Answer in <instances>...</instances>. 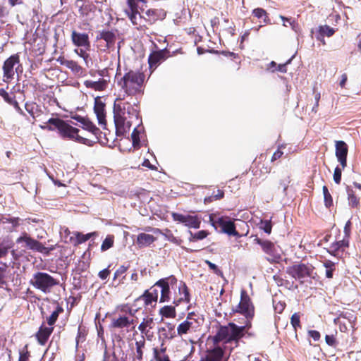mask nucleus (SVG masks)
Instances as JSON below:
<instances>
[{
    "instance_id": "obj_1",
    "label": "nucleus",
    "mask_w": 361,
    "mask_h": 361,
    "mask_svg": "<svg viewBox=\"0 0 361 361\" xmlns=\"http://www.w3.org/2000/svg\"><path fill=\"white\" fill-rule=\"evenodd\" d=\"M139 107L123 99L117 98L114 104V119L118 135H124L130 131L134 123L140 122Z\"/></svg>"
},
{
    "instance_id": "obj_2",
    "label": "nucleus",
    "mask_w": 361,
    "mask_h": 361,
    "mask_svg": "<svg viewBox=\"0 0 361 361\" xmlns=\"http://www.w3.org/2000/svg\"><path fill=\"white\" fill-rule=\"evenodd\" d=\"M244 326H238L233 322H229L227 325L219 326L216 334L213 336V342L218 344L224 342L225 344H235V348L239 346L240 341L245 336V331L252 328L253 318H245Z\"/></svg>"
},
{
    "instance_id": "obj_3",
    "label": "nucleus",
    "mask_w": 361,
    "mask_h": 361,
    "mask_svg": "<svg viewBox=\"0 0 361 361\" xmlns=\"http://www.w3.org/2000/svg\"><path fill=\"white\" fill-rule=\"evenodd\" d=\"M69 122V121H64L59 118H51L39 127L49 131L57 130L59 135L63 139L86 144L88 140L80 136L78 134L79 130L72 126Z\"/></svg>"
},
{
    "instance_id": "obj_4",
    "label": "nucleus",
    "mask_w": 361,
    "mask_h": 361,
    "mask_svg": "<svg viewBox=\"0 0 361 361\" xmlns=\"http://www.w3.org/2000/svg\"><path fill=\"white\" fill-rule=\"evenodd\" d=\"M145 80L142 72L129 70L118 81V85L128 96H136L143 94Z\"/></svg>"
},
{
    "instance_id": "obj_5",
    "label": "nucleus",
    "mask_w": 361,
    "mask_h": 361,
    "mask_svg": "<svg viewBox=\"0 0 361 361\" xmlns=\"http://www.w3.org/2000/svg\"><path fill=\"white\" fill-rule=\"evenodd\" d=\"M30 284L44 293H49L59 284V281L47 272L38 271L33 274Z\"/></svg>"
},
{
    "instance_id": "obj_6",
    "label": "nucleus",
    "mask_w": 361,
    "mask_h": 361,
    "mask_svg": "<svg viewBox=\"0 0 361 361\" xmlns=\"http://www.w3.org/2000/svg\"><path fill=\"white\" fill-rule=\"evenodd\" d=\"M209 221L216 230L221 228L224 233L236 237L240 236L236 231L234 222L228 216H220L219 213H212L209 216Z\"/></svg>"
},
{
    "instance_id": "obj_7",
    "label": "nucleus",
    "mask_w": 361,
    "mask_h": 361,
    "mask_svg": "<svg viewBox=\"0 0 361 361\" xmlns=\"http://www.w3.org/2000/svg\"><path fill=\"white\" fill-rule=\"evenodd\" d=\"M286 273L291 277L300 281L301 284L306 281L307 278L314 279V267L311 264L299 263L287 267Z\"/></svg>"
},
{
    "instance_id": "obj_8",
    "label": "nucleus",
    "mask_w": 361,
    "mask_h": 361,
    "mask_svg": "<svg viewBox=\"0 0 361 361\" xmlns=\"http://www.w3.org/2000/svg\"><path fill=\"white\" fill-rule=\"evenodd\" d=\"M20 55L18 53L11 55L7 58L3 63V78L2 81L5 83H10L14 79L16 71L18 68H15L16 65H20Z\"/></svg>"
},
{
    "instance_id": "obj_9",
    "label": "nucleus",
    "mask_w": 361,
    "mask_h": 361,
    "mask_svg": "<svg viewBox=\"0 0 361 361\" xmlns=\"http://www.w3.org/2000/svg\"><path fill=\"white\" fill-rule=\"evenodd\" d=\"M97 49L101 51H107L114 49L116 41L115 31L103 30L99 31L96 37Z\"/></svg>"
},
{
    "instance_id": "obj_10",
    "label": "nucleus",
    "mask_w": 361,
    "mask_h": 361,
    "mask_svg": "<svg viewBox=\"0 0 361 361\" xmlns=\"http://www.w3.org/2000/svg\"><path fill=\"white\" fill-rule=\"evenodd\" d=\"M233 312L243 315L245 318H254L255 306L245 290H241L240 300Z\"/></svg>"
},
{
    "instance_id": "obj_11",
    "label": "nucleus",
    "mask_w": 361,
    "mask_h": 361,
    "mask_svg": "<svg viewBox=\"0 0 361 361\" xmlns=\"http://www.w3.org/2000/svg\"><path fill=\"white\" fill-rule=\"evenodd\" d=\"M147 0H127V7L124 12L133 25H138L137 17L140 18V11Z\"/></svg>"
},
{
    "instance_id": "obj_12",
    "label": "nucleus",
    "mask_w": 361,
    "mask_h": 361,
    "mask_svg": "<svg viewBox=\"0 0 361 361\" xmlns=\"http://www.w3.org/2000/svg\"><path fill=\"white\" fill-rule=\"evenodd\" d=\"M177 282L178 280L173 275L159 279V288H161L159 302H169L171 300L170 288L176 286Z\"/></svg>"
},
{
    "instance_id": "obj_13",
    "label": "nucleus",
    "mask_w": 361,
    "mask_h": 361,
    "mask_svg": "<svg viewBox=\"0 0 361 361\" xmlns=\"http://www.w3.org/2000/svg\"><path fill=\"white\" fill-rule=\"evenodd\" d=\"M254 241L259 245L263 252L269 256L267 258L269 262H276L281 259V256L277 252L276 245L273 242L268 240H262L258 237H256Z\"/></svg>"
},
{
    "instance_id": "obj_14",
    "label": "nucleus",
    "mask_w": 361,
    "mask_h": 361,
    "mask_svg": "<svg viewBox=\"0 0 361 361\" xmlns=\"http://www.w3.org/2000/svg\"><path fill=\"white\" fill-rule=\"evenodd\" d=\"M173 219L175 221L183 224L185 226L193 228H199L201 224L200 219L197 216L185 215L179 213H172Z\"/></svg>"
},
{
    "instance_id": "obj_15",
    "label": "nucleus",
    "mask_w": 361,
    "mask_h": 361,
    "mask_svg": "<svg viewBox=\"0 0 361 361\" xmlns=\"http://www.w3.org/2000/svg\"><path fill=\"white\" fill-rule=\"evenodd\" d=\"M17 244H22V247L25 249L30 250L35 252L39 251L40 242L32 238L27 233L23 232L21 235L16 238Z\"/></svg>"
},
{
    "instance_id": "obj_16",
    "label": "nucleus",
    "mask_w": 361,
    "mask_h": 361,
    "mask_svg": "<svg viewBox=\"0 0 361 361\" xmlns=\"http://www.w3.org/2000/svg\"><path fill=\"white\" fill-rule=\"evenodd\" d=\"M135 320L133 319V315L131 314V311L130 310V314L128 316L127 315H120L118 317H114L111 320V326L114 329H128L130 327H134Z\"/></svg>"
},
{
    "instance_id": "obj_17",
    "label": "nucleus",
    "mask_w": 361,
    "mask_h": 361,
    "mask_svg": "<svg viewBox=\"0 0 361 361\" xmlns=\"http://www.w3.org/2000/svg\"><path fill=\"white\" fill-rule=\"evenodd\" d=\"M72 43L77 47H84L87 50L90 48V41L87 33H80L76 30L71 32Z\"/></svg>"
},
{
    "instance_id": "obj_18",
    "label": "nucleus",
    "mask_w": 361,
    "mask_h": 361,
    "mask_svg": "<svg viewBox=\"0 0 361 361\" xmlns=\"http://www.w3.org/2000/svg\"><path fill=\"white\" fill-rule=\"evenodd\" d=\"M348 147L347 144L342 140L336 142V156L343 169L347 166V155Z\"/></svg>"
},
{
    "instance_id": "obj_19",
    "label": "nucleus",
    "mask_w": 361,
    "mask_h": 361,
    "mask_svg": "<svg viewBox=\"0 0 361 361\" xmlns=\"http://www.w3.org/2000/svg\"><path fill=\"white\" fill-rule=\"evenodd\" d=\"M349 247L348 238H343L341 240H337L331 244L326 249L327 252L332 256L338 257L340 252L343 253L346 247Z\"/></svg>"
},
{
    "instance_id": "obj_20",
    "label": "nucleus",
    "mask_w": 361,
    "mask_h": 361,
    "mask_svg": "<svg viewBox=\"0 0 361 361\" xmlns=\"http://www.w3.org/2000/svg\"><path fill=\"white\" fill-rule=\"evenodd\" d=\"M54 329V326H45L44 324H42L35 335L37 343L40 345H45Z\"/></svg>"
},
{
    "instance_id": "obj_21",
    "label": "nucleus",
    "mask_w": 361,
    "mask_h": 361,
    "mask_svg": "<svg viewBox=\"0 0 361 361\" xmlns=\"http://www.w3.org/2000/svg\"><path fill=\"white\" fill-rule=\"evenodd\" d=\"M94 111L97 115L99 124L106 125L105 104L100 97H97L94 99Z\"/></svg>"
},
{
    "instance_id": "obj_22",
    "label": "nucleus",
    "mask_w": 361,
    "mask_h": 361,
    "mask_svg": "<svg viewBox=\"0 0 361 361\" xmlns=\"http://www.w3.org/2000/svg\"><path fill=\"white\" fill-rule=\"evenodd\" d=\"M74 236H71L68 240H65L66 243H71L75 246L87 241L91 237L96 235L95 232L82 234L80 232L73 233Z\"/></svg>"
},
{
    "instance_id": "obj_23",
    "label": "nucleus",
    "mask_w": 361,
    "mask_h": 361,
    "mask_svg": "<svg viewBox=\"0 0 361 361\" xmlns=\"http://www.w3.org/2000/svg\"><path fill=\"white\" fill-rule=\"evenodd\" d=\"M74 119L81 123V127L92 133L94 135H97L100 133V130L88 118L77 116L74 117Z\"/></svg>"
},
{
    "instance_id": "obj_24",
    "label": "nucleus",
    "mask_w": 361,
    "mask_h": 361,
    "mask_svg": "<svg viewBox=\"0 0 361 361\" xmlns=\"http://www.w3.org/2000/svg\"><path fill=\"white\" fill-rule=\"evenodd\" d=\"M157 297L158 295L156 289H154L152 291L146 290L145 293L139 298V300H142L146 307H155Z\"/></svg>"
},
{
    "instance_id": "obj_25",
    "label": "nucleus",
    "mask_w": 361,
    "mask_h": 361,
    "mask_svg": "<svg viewBox=\"0 0 361 361\" xmlns=\"http://www.w3.org/2000/svg\"><path fill=\"white\" fill-rule=\"evenodd\" d=\"M84 85L86 87L95 91H104L108 86V81L104 78L99 79L97 81L85 80Z\"/></svg>"
},
{
    "instance_id": "obj_26",
    "label": "nucleus",
    "mask_w": 361,
    "mask_h": 361,
    "mask_svg": "<svg viewBox=\"0 0 361 361\" xmlns=\"http://www.w3.org/2000/svg\"><path fill=\"white\" fill-rule=\"evenodd\" d=\"M155 326V323L153 321L152 318L147 317L144 319V321L140 324L138 329L142 333H145L146 336L149 338L153 336V332H151L150 330L154 328Z\"/></svg>"
},
{
    "instance_id": "obj_27",
    "label": "nucleus",
    "mask_w": 361,
    "mask_h": 361,
    "mask_svg": "<svg viewBox=\"0 0 361 361\" xmlns=\"http://www.w3.org/2000/svg\"><path fill=\"white\" fill-rule=\"evenodd\" d=\"M179 293L180 295H183L178 300H174L173 304L178 306L181 302H185L187 303L190 301V295L189 293V289L184 282H180V286H179Z\"/></svg>"
},
{
    "instance_id": "obj_28",
    "label": "nucleus",
    "mask_w": 361,
    "mask_h": 361,
    "mask_svg": "<svg viewBox=\"0 0 361 361\" xmlns=\"http://www.w3.org/2000/svg\"><path fill=\"white\" fill-rule=\"evenodd\" d=\"M224 351L222 348L217 346L214 349L208 350L206 357L207 361H221Z\"/></svg>"
},
{
    "instance_id": "obj_29",
    "label": "nucleus",
    "mask_w": 361,
    "mask_h": 361,
    "mask_svg": "<svg viewBox=\"0 0 361 361\" xmlns=\"http://www.w3.org/2000/svg\"><path fill=\"white\" fill-rule=\"evenodd\" d=\"M25 110L34 118L39 117L42 114L40 106L35 102H27L25 104Z\"/></svg>"
},
{
    "instance_id": "obj_30",
    "label": "nucleus",
    "mask_w": 361,
    "mask_h": 361,
    "mask_svg": "<svg viewBox=\"0 0 361 361\" xmlns=\"http://www.w3.org/2000/svg\"><path fill=\"white\" fill-rule=\"evenodd\" d=\"M335 32V29L331 27L329 25H319L318 27V35L317 36V39L319 41H322V39H323L324 37H330L333 36Z\"/></svg>"
},
{
    "instance_id": "obj_31",
    "label": "nucleus",
    "mask_w": 361,
    "mask_h": 361,
    "mask_svg": "<svg viewBox=\"0 0 361 361\" xmlns=\"http://www.w3.org/2000/svg\"><path fill=\"white\" fill-rule=\"evenodd\" d=\"M301 316H302V314L301 312H295L294 314H292L290 319V323L295 332V337L296 338V339H298V330L302 329V324L300 322Z\"/></svg>"
},
{
    "instance_id": "obj_32",
    "label": "nucleus",
    "mask_w": 361,
    "mask_h": 361,
    "mask_svg": "<svg viewBox=\"0 0 361 361\" xmlns=\"http://www.w3.org/2000/svg\"><path fill=\"white\" fill-rule=\"evenodd\" d=\"M155 240V238L150 234L142 233L137 237V244L139 247H145L152 244Z\"/></svg>"
},
{
    "instance_id": "obj_33",
    "label": "nucleus",
    "mask_w": 361,
    "mask_h": 361,
    "mask_svg": "<svg viewBox=\"0 0 361 361\" xmlns=\"http://www.w3.org/2000/svg\"><path fill=\"white\" fill-rule=\"evenodd\" d=\"M1 221L3 224H11V231H16L17 228L23 224V220L19 217H13L8 215L2 217Z\"/></svg>"
},
{
    "instance_id": "obj_34",
    "label": "nucleus",
    "mask_w": 361,
    "mask_h": 361,
    "mask_svg": "<svg viewBox=\"0 0 361 361\" xmlns=\"http://www.w3.org/2000/svg\"><path fill=\"white\" fill-rule=\"evenodd\" d=\"M12 247L13 242L11 240L0 238V259L6 257Z\"/></svg>"
},
{
    "instance_id": "obj_35",
    "label": "nucleus",
    "mask_w": 361,
    "mask_h": 361,
    "mask_svg": "<svg viewBox=\"0 0 361 361\" xmlns=\"http://www.w3.org/2000/svg\"><path fill=\"white\" fill-rule=\"evenodd\" d=\"M11 275V269L6 264H1L0 265V285H7L8 279Z\"/></svg>"
},
{
    "instance_id": "obj_36",
    "label": "nucleus",
    "mask_w": 361,
    "mask_h": 361,
    "mask_svg": "<svg viewBox=\"0 0 361 361\" xmlns=\"http://www.w3.org/2000/svg\"><path fill=\"white\" fill-rule=\"evenodd\" d=\"M267 158V153H262L258 157L257 159L256 160V164L257 165V167L259 169L260 172L264 174L270 173L271 169L270 166H264V161H266Z\"/></svg>"
},
{
    "instance_id": "obj_37",
    "label": "nucleus",
    "mask_w": 361,
    "mask_h": 361,
    "mask_svg": "<svg viewBox=\"0 0 361 361\" xmlns=\"http://www.w3.org/2000/svg\"><path fill=\"white\" fill-rule=\"evenodd\" d=\"M63 312V307L58 305L56 307V310L54 312H52L51 315L47 317V322L49 326H53L55 324L56 322L58 319L59 314L62 313Z\"/></svg>"
},
{
    "instance_id": "obj_38",
    "label": "nucleus",
    "mask_w": 361,
    "mask_h": 361,
    "mask_svg": "<svg viewBox=\"0 0 361 361\" xmlns=\"http://www.w3.org/2000/svg\"><path fill=\"white\" fill-rule=\"evenodd\" d=\"M252 14L254 15V16H255L256 18H257L259 19L262 18L263 23L264 24L270 23V19L269 18V14L266 11V10H264V8H255L252 11Z\"/></svg>"
},
{
    "instance_id": "obj_39",
    "label": "nucleus",
    "mask_w": 361,
    "mask_h": 361,
    "mask_svg": "<svg viewBox=\"0 0 361 361\" xmlns=\"http://www.w3.org/2000/svg\"><path fill=\"white\" fill-rule=\"evenodd\" d=\"M159 314L167 318H174L176 316V311L174 306L166 305L159 310Z\"/></svg>"
},
{
    "instance_id": "obj_40",
    "label": "nucleus",
    "mask_w": 361,
    "mask_h": 361,
    "mask_svg": "<svg viewBox=\"0 0 361 361\" xmlns=\"http://www.w3.org/2000/svg\"><path fill=\"white\" fill-rule=\"evenodd\" d=\"M347 193L349 205L355 208L358 207L360 205V199L355 195L353 189L347 187Z\"/></svg>"
},
{
    "instance_id": "obj_41",
    "label": "nucleus",
    "mask_w": 361,
    "mask_h": 361,
    "mask_svg": "<svg viewBox=\"0 0 361 361\" xmlns=\"http://www.w3.org/2000/svg\"><path fill=\"white\" fill-rule=\"evenodd\" d=\"M69 68L74 74L81 75L84 73V68L79 65V63L73 60H69L68 65L66 66Z\"/></svg>"
},
{
    "instance_id": "obj_42",
    "label": "nucleus",
    "mask_w": 361,
    "mask_h": 361,
    "mask_svg": "<svg viewBox=\"0 0 361 361\" xmlns=\"http://www.w3.org/2000/svg\"><path fill=\"white\" fill-rule=\"evenodd\" d=\"M192 326V322L185 320L184 322L180 323L177 327L178 335L181 336L183 334H188Z\"/></svg>"
},
{
    "instance_id": "obj_43",
    "label": "nucleus",
    "mask_w": 361,
    "mask_h": 361,
    "mask_svg": "<svg viewBox=\"0 0 361 361\" xmlns=\"http://www.w3.org/2000/svg\"><path fill=\"white\" fill-rule=\"evenodd\" d=\"M149 68L151 72L154 71L158 67V51H153L148 58Z\"/></svg>"
},
{
    "instance_id": "obj_44",
    "label": "nucleus",
    "mask_w": 361,
    "mask_h": 361,
    "mask_svg": "<svg viewBox=\"0 0 361 361\" xmlns=\"http://www.w3.org/2000/svg\"><path fill=\"white\" fill-rule=\"evenodd\" d=\"M323 265L326 268V277L332 279L333 273L336 269V263L329 259H326L323 262Z\"/></svg>"
},
{
    "instance_id": "obj_45",
    "label": "nucleus",
    "mask_w": 361,
    "mask_h": 361,
    "mask_svg": "<svg viewBox=\"0 0 361 361\" xmlns=\"http://www.w3.org/2000/svg\"><path fill=\"white\" fill-rule=\"evenodd\" d=\"M142 130V127H140L137 123V126L134 128L133 133H131V138L133 142V146L134 147H140V134L141 130Z\"/></svg>"
},
{
    "instance_id": "obj_46",
    "label": "nucleus",
    "mask_w": 361,
    "mask_h": 361,
    "mask_svg": "<svg viewBox=\"0 0 361 361\" xmlns=\"http://www.w3.org/2000/svg\"><path fill=\"white\" fill-rule=\"evenodd\" d=\"M58 244L49 245V246H44L41 242L39 244L38 252L43 254L45 256H49L51 252L54 250L56 247H59Z\"/></svg>"
},
{
    "instance_id": "obj_47",
    "label": "nucleus",
    "mask_w": 361,
    "mask_h": 361,
    "mask_svg": "<svg viewBox=\"0 0 361 361\" xmlns=\"http://www.w3.org/2000/svg\"><path fill=\"white\" fill-rule=\"evenodd\" d=\"M159 233H161L166 240L172 242L176 245H180L183 242L181 239L177 238L176 237L173 236L172 232L168 229H166L164 233L161 232L159 231Z\"/></svg>"
},
{
    "instance_id": "obj_48",
    "label": "nucleus",
    "mask_w": 361,
    "mask_h": 361,
    "mask_svg": "<svg viewBox=\"0 0 361 361\" xmlns=\"http://www.w3.org/2000/svg\"><path fill=\"white\" fill-rule=\"evenodd\" d=\"M324 199V205L327 208H330L333 206V198L330 192H329L328 188L326 185H324L322 188Z\"/></svg>"
},
{
    "instance_id": "obj_49",
    "label": "nucleus",
    "mask_w": 361,
    "mask_h": 361,
    "mask_svg": "<svg viewBox=\"0 0 361 361\" xmlns=\"http://www.w3.org/2000/svg\"><path fill=\"white\" fill-rule=\"evenodd\" d=\"M114 243V235H107L106 238L102 242V244L101 245V250L102 251H106L109 250V248L112 247Z\"/></svg>"
},
{
    "instance_id": "obj_50",
    "label": "nucleus",
    "mask_w": 361,
    "mask_h": 361,
    "mask_svg": "<svg viewBox=\"0 0 361 361\" xmlns=\"http://www.w3.org/2000/svg\"><path fill=\"white\" fill-rule=\"evenodd\" d=\"M224 197V192L221 190H217L213 192L212 195L204 199V202H211L214 200H221Z\"/></svg>"
},
{
    "instance_id": "obj_51",
    "label": "nucleus",
    "mask_w": 361,
    "mask_h": 361,
    "mask_svg": "<svg viewBox=\"0 0 361 361\" xmlns=\"http://www.w3.org/2000/svg\"><path fill=\"white\" fill-rule=\"evenodd\" d=\"M336 334H337V331L335 330V334L326 335L325 341L328 345L334 347V348H336L337 346L338 341L336 338Z\"/></svg>"
},
{
    "instance_id": "obj_52",
    "label": "nucleus",
    "mask_w": 361,
    "mask_h": 361,
    "mask_svg": "<svg viewBox=\"0 0 361 361\" xmlns=\"http://www.w3.org/2000/svg\"><path fill=\"white\" fill-rule=\"evenodd\" d=\"M30 353L28 350L27 345H25L19 352V358L18 361H29Z\"/></svg>"
},
{
    "instance_id": "obj_53",
    "label": "nucleus",
    "mask_w": 361,
    "mask_h": 361,
    "mask_svg": "<svg viewBox=\"0 0 361 361\" xmlns=\"http://www.w3.org/2000/svg\"><path fill=\"white\" fill-rule=\"evenodd\" d=\"M190 233L192 236V238L190 239V241L202 240V239L205 238L209 235V233L204 230L200 231L194 234H192V232H190Z\"/></svg>"
},
{
    "instance_id": "obj_54",
    "label": "nucleus",
    "mask_w": 361,
    "mask_h": 361,
    "mask_svg": "<svg viewBox=\"0 0 361 361\" xmlns=\"http://www.w3.org/2000/svg\"><path fill=\"white\" fill-rule=\"evenodd\" d=\"M260 228L262 229L267 234H270L271 233L272 229L271 220L262 221Z\"/></svg>"
},
{
    "instance_id": "obj_55",
    "label": "nucleus",
    "mask_w": 361,
    "mask_h": 361,
    "mask_svg": "<svg viewBox=\"0 0 361 361\" xmlns=\"http://www.w3.org/2000/svg\"><path fill=\"white\" fill-rule=\"evenodd\" d=\"M172 56L173 54H171V51L168 48L166 47L162 49H159V63L162 61H164Z\"/></svg>"
},
{
    "instance_id": "obj_56",
    "label": "nucleus",
    "mask_w": 361,
    "mask_h": 361,
    "mask_svg": "<svg viewBox=\"0 0 361 361\" xmlns=\"http://www.w3.org/2000/svg\"><path fill=\"white\" fill-rule=\"evenodd\" d=\"M146 16L147 17V20L150 23L152 24L155 23L157 20V14L155 10H150L149 9L146 12Z\"/></svg>"
},
{
    "instance_id": "obj_57",
    "label": "nucleus",
    "mask_w": 361,
    "mask_h": 361,
    "mask_svg": "<svg viewBox=\"0 0 361 361\" xmlns=\"http://www.w3.org/2000/svg\"><path fill=\"white\" fill-rule=\"evenodd\" d=\"M74 51L80 57H81V58H82L84 59V61L86 63L87 66H88L87 59L90 58V55H89L88 53H87V49H75Z\"/></svg>"
},
{
    "instance_id": "obj_58",
    "label": "nucleus",
    "mask_w": 361,
    "mask_h": 361,
    "mask_svg": "<svg viewBox=\"0 0 361 361\" xmlns=\"http://www.w3.org/2000/svg\"><path fill=\"white\" fill-rule=\"evenodd\" d=\"M135 345H136V357L139 360H141L142 357V348H143V346L145 345V342L142 341H137L135 343Z\"/></svg>"
},
{
    "instance_id": "obj_59",
    "label": "nucleus",
    "mask_w": 361,
    "mask_h": 361,
    "mask_svg": "<svg viewBox=\"0 0 361 361\" xmlns=\"http://www.w3.org/2000/svg\"><path fill=\"white\" fill-rule=\"evenodd\" d=\"M128 268V267L124 265L119 267L115 271L113 279L116 280L117 279L120 278L123 274L126 272Z\"/></svg>"
},
{
    "instance_id": "obj_60",
    "label": "nucleus",
    "mask_w": 361,
    "mask_h": 361,
    "mask_svg": "<svg viewBox=\"0 0 361 361\" xmlns=\"http://www.w3.org/2000/svg\"><path fill=\"white\" fill-rule=\"evenodd\" d=\"M343 169H341L338 166L335 168L334 173V180L336 184H340L341 180V173L342 170Z\"/></svg>"
},
{
    "instance_id": "obj_61",
    "label": "nucleus",
    "mask_w": 361,
    "mask_h": 361,
    "mask_svg": "<svg viewBox=\"0 0 361 361\" xmlns=\"http://www.w3.org/2000/svg\"><path fill=\"white\" fill-rule=\"evenodd\" d=\"M274 310L275 311L279 313V314H281L285 307H286V303L284 302H281V301H279V302H274Z\"/></svg>"
},
{
    "instance_id": "obj_62",
    "label": "nucleus",
    "mask_w": 361,
    "mask_h": 361,
    "mask_svg": "<svg viewBox=\"0 0 361 361\" xmlns=\"http://www.w3.org/2000/svg\"><path fill=\"white\" fill-rule=\"evenodd\" d=\"M111 265H109L107 268L100 271L98 274V276L102 279V280H105L106 279L110 274H111V270L109 269Z\"/></svg>"
},
{
    "instance_id": "obj_63",
    "label": "nucleus",
    "mask_w": 361,
    "mask_h": 361,
    "mask_svg": "<svg viewBox=\"0 0 361 361\" xmlns=\"http://www.w3.org/2000/svg\"><path fill=\"white\" fill-rule=\"evenodd\" d=\"M205 263L208 265L210 269H212L216 274L217 275H221L222 272L219 269V267L214 263L211 262L209 260H206Z\"/></svg>"
},
{
    "instance_id": "obj_64",
    "label": "nucleus",
    "mask_w": 361,
    "mask_h": 361,
    "mask_svg": "<svg viewBox=\"0 0 361 361\" xmlns=\"http://www.w3.org/2000/svg\"><path fill=\"white\" fill-rule=\"evenodd\" d=\"M0 96L4 99V100L8 104L11 102V100L13 98L11 97L4 89H0Z\"/></svg>"
}]
</instances>
